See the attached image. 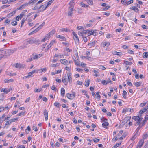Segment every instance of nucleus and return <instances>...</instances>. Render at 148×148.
Wrapping results in <instances>:
<instances>
[{"instance_id": "obj_17", "label": "nucleus", "mask_w": 148, "mask_h": 148, "mask_svg": "<svg viewBox=\"0 0 148 148\" xmlns=\"http://www.w3.org/2000/svg\"><path fill=\"white\" fill-rule=\"evenodd\" d=\"M56 37L58 38H60L61 39L63 40H65V37L61 35H56Z\"/></svg>"}, {"instance_id": "obj_39", "label": "nucleus", "mask_w": 148, "mask_h": 148, "mask_svg": "<svg viewBox=\"0 0 148 148\" xmlns=\"http://www.w3.org/2000/svg\"><path fill=\"white\" fill-rule=\"evenodd\" d=\"M88 33L90 35H89V36H90V35H92L94 36L96 35V34H94L93 32H92V31H90V30H88Z\"/></svg>"}, {"instance_id": "obj_29", "label": "nucleus", "mask_w": 148, "mask_h": 148, "mask_svg": "<svg viewBox=\"0 0 148 148\" xmlns=\"http://www.w3.org/2000/svg\"><path fill=\"white\" fill-rule=\"evenodd\" d=\"M9 119V117L8 116L7 118H6L4 120V121H6V122L5 123V125H8L9 123L8 121Z\"/></svg>"}, {"instance_id": "obj_43", "label": "nucleus", "mask_w": 148, "mask_h": 148, "mask_svg": "<svg viewBox=\"0 0 148 148\" xmlns=\"http://www.w3.org/2000/svg\"><path fill=\"white\" fill-rule=\"evenodd\" d=\"M24 45L23 46H21L20 48L21 49H24L26 48L27 47V45L26 44H24Z\"/></svg>"}, {"instance_id": "obj_54", "label": "nucleus", "mask_w": 148, "mask_h": 148, "mask_svg": "<svg viewBox=\"0 0 148 148\" xmlns=\"http://www.w3.org/2000/svg\"><path fill=\"white\" fill-rule=\"evenodd\" d=\"M130 117H125L124 119V121L125 122V121H129L130 119Z\"/></svg>"}, {"instance_id": "obj_33", "label": "nucleus", "mask_w": 148, "mask_h": 148, "mask_svg": "<svg viewBox=\"0 0 148 148\" xmlns=\"http://www.w3.org/2000/svg\"><path fill=\"white\" fill-rule=\"evenodd\" d=\"M16 49H10V53H13L16 50Z\"/></svg>"}, {"instance_id": "obj_52", "label": "nucleus", "mask_w": 148, "mask_h": 148, "mask_svg": "<svg viewBox=\"0 0 148 148\" xmlns=\"http://www.w3.org/2000/svg\"><path fill=\"white\" fill-rule=\"evenodd\" d=\"M51 46L49 44L47 46L46 48L45 49V51H47L50 48H51Z\"/></svg>"}, {"instance_id": "obj_38", "label": "nucleus", "mask_w": 148, "mask_h": 148, "mask_svg": "<svg viewBox=\"0 0 148 148\" xmlns=\"http://www.w3.org/2000/svg\"><path fill=\"white\" fill-rule=\"evenodd\" d=\"M42 88H40V89H35L34 90V91L36 92H39L40 91H42Z\"/></svg>"}, {"instance_id": "obj_41", "label": "nucleus", "mask_w": 148, "mask_h": 148, "mask_svg": "<svg viewBox=\"0 0 148 148\" xmlns=\"http://www.w3.org/2000/svg\"><path fill=\"white\" fill-rule=\"evenodd\" d=\"M53 0H51L49 1L48 3L46 5L48 7L49 6L53 1Z\"/></svg>"}, {"instance_id": "obj_64", "label": "nucleus", "mask_w": 148, "mask_h": 148, "mask_svg": "<svg viewBox=\"0 0 148 148\" xmlns=\"http://www.w3.org/2000/svg\"><path fill=\"white\" fill-rule=\"evenodd\" d=\"M55 40H52L50 43L49 44V45L51 47L53 44L55 42Z\"/></svg>"}, {"instance_id": "obj_32", "label": "nucleus", "mask_w": 148, "mask_h": 148, "mask_svg": "<svg viewBox=\"0 0 148 148\" xmlns=\"http://www.w3.org/2000/svg\"><path fill=\"white\" fill-rule=\"evenodd\" d=\"M113 54L115 55L120 56L121 55V53L120 52H117L116 51H115L113 53Z\"/></svg>"}, {"instance_id": "obj_24", "label": "nucleus", "mask_w": 148, "mask_h": 148, "mask_svg": "<svg viewBox=\"0 0 148 148\" xmlns=\"http://www.w3.org/2000/svg\"><path fill=\"white\" fill-rule=\"evenodd\" d=\"M95 42L94 41H93L92 42L88 43V45L89 46H90V47H93L94 46H95Z\"/></svg>"}, {"instance_id": "obj_62", "label": "nucleus", "mask_w": 148, "mask_h": 148, "mask_svg": "<svg viewBox=\"0 0 148 148\" xmlns=\"http://www.w3.org/2000/svg\"><path fill=\"white\" fill-rule=\"evenodd\" d=\"M45 22H43L41 25H40L38 27L40 29L45 25Z\"/></svg>"}, {"instance_id": "obj_44", "label": "nucleus", "mask_w": 148, "mask_h": 148, "mask_svg": "<svg viewBox=\"0 0 148 148\" xmlns=\"http://www.w3.org/2000/svg\"><path fill=\"white\" fill-rule=\"evenodd\" d=\"M99 68L101 69L104 70L106 69V68L102 65H100L99 66Z\"/></svg>"}, {"instance_id": "obj_40", "label": "nucleus", "mask_w": 148, "mask_h": 148, "mask_svg": "<svg viewBox=\"0 0 148 148\" xmlns=\"http://www.w3.org/2000/svg\"><path fill=\"white\" fill-rule=\"evenodd\" d=\"M121 3L122 4H123L124 5H125L127 4V1L126 0H121Z\"/></svg>"}, {"instance_id": "obj_20", "label": "nucleus", "mask_w": 148, "mask_h": 148, "mask_svg": "<svg viewBox=\"0 0 148 148\" xmlns=\"http://www.w3.org/2000/svg\"><path fill=\"white\" fill-rule=\"evenodd\" d=\"M104 121V122L102 123V125L103 127H105L108 125L109 123L108 122H105V121Z\"/></svg>"}, {"instance_id": "obj_16", "label": "nucleus", "mask_w": 148, "mask_h": 148, "mask_svg": "<svg viewBox=\"0 0 148 148\" xmlns=\"http://www.w3.org/2000/svg\"><path fill=\"white\" fill-rule=\"evenodd\" d=\"M1 92H3L5 93V94H6L8 93V92H9L8 90H7V88H3L1 89Z\"/></svg>"}, {"instance_id": "obj_35", "label": "nucleus", "mask_w": 148, "mask_h": 148, "mask_svg": "<svg viewBox=\"0 0 148 148\" xmlns=\"http://www.w3.org/2000/svg\"><path fill=\"white\" fill-rule=\"evenodd\" d=\"M127 94V92L125 91L124 90L123 92L122 96L125 99L126 98V95Z\"/></svg>"}, {"instance_id": "obj_53", "label": "nucleus", "mask_w": 148, "mask_h": 148, "mask_svg": "<svg viewBox=\"0 0 148 148\" xmlns=\"http://www.w3.org/2000/svg\"><path fill=\"white\" fill-rule=\"evenodd\" d=\"M83 40L85 42H86L88 41L87 38L86 37L82 36Z\"/></svg>"}, {"instance_id": "obj_23", "label": "nucleus", "mask_w": 148, "mask_h": 148, "mask_svg": "<svg viewBox=\"0 0 148 148\" xmlns=\"http://www.w3.org/2000/svg\"><path fill=\"white\" fill-rule=\"evenodd\" d=\"M90 81V79H88L85 82V86L86 87H88L89 86V82Z\"/></svg>"}, {"instance_id": "obj_25", "label": "nucleus", "mask_w": 148, "mask_h": 148, "mask_svg": "<svg viewBox=\"0 0 148 148\" xmlns=\"http://www.w3.org/2000/svg\"><path fill=\"white\" fill-rule=\"evenodd\" d=\"M46 68H45L43 69H40L38 70V71H39V73H41L42 72H43L46 70Z\"/></svg>"}, {"instance_id": "obj_49", "label": "nucleus", "mask_w": 148, "mask_h": 148, "mask_svg": "<svg viewBox=\"0 0 148 148\" xmlns=\"http://www.w3.org/2000/svg\"><path fill=\"white\" fill-rule=\"evenodd\" d=\"M127 112H133V109H131L130 108H126Z\"/></svg>"}, {"instance_id": "obj_55", "label": "nucleus", "mask_w": 148, "mask_h": 148, "mask_svg": "<svg viewBox=\"0 0 148 148\" xmlns=\"http://www.w3.org/2000/svg\"><path fill=\"white\" fill-rule=\"evenodd\" d=\"M82 9H78L77 10V12L80 14H81L82 12Z\"/></svg>"}, {"instance_id": "obj_18", "label": "nucleus", "mask_w": 148, "mask_h": 148, "mask_svg": "<svg viewBox=\"0 0 148 148\" xmlns=\"http://www.w3.org/2000/svg\"><path fill=\"white\" fill-rule=\"evenodd\" d=\"M130 9L133 10L136 12H138L139 11L138 9L135 6H132L130 8Z\"/></svg>"}, {"instance_id": "obj_1", "label": "nucleus", "mask_w": 148, "mask_h": 148, "mask_svg": "<svg viewBox=\"0 0 148 148\" xmlns=\"http://www.w3.org/2000/svg\"><path fill=\"white\" fill-rule=\"evenodd\" d=\"M62 81L65 85L67 84L68 82L71 83L72 82V78L71 77V74L70 71L67 73V76L65 75L62 77Z\"/></svg>"}, {"instance_id": "obj_11", "label": "nucleus", "mask_w": 148, "mask_h": 148, "mask_svg": "<svg viewBox=\"0 0 148 148\" xmlns=\"http://www.w3.org/2000/svg\"><path fill=\"white\" fill-rule=\"evenodd\" d=\"M60 62L62 64L66 65H67L68 61L65 59H61L60 60Z\"/></svg>"}, {"instance_id": "obj_9", "label": "nucleus", "mask_w": 148, "mask_h": 148, "mask_svg": "<svg viewBox=\"0 0 148 148\" xmlns=\"http://www.w3.org/2000/svg\"><path fill=\"white\" fill-rule=\"evenodd\" d=\"M25 65L23 64H21L19 63H17L16 64L15 67L16 68H24L25 66Z\"/></svg>"}, {"instance_id": "obj_30", "label": "nucleus", "mask_w": 148, "mask_h": 148, "mask_svg": "<svg viewBox=\"0 0 148 148\" xmlns=\"http://www.w3.org/2000/svg\"><path fill=\"white\" fill-rule=\"evenodd\" d=\"M37 0H31L30 1H29L28 3H27L28 5H29L32 3H35L36 2Z\"/></svg>"}, {"instance_id": "obj_19", "label": "nucleus", "mask_w": 148, "mask_h": 148, "mask_svg": "<svg viewBox=\"0 0 148 148\" xmlns=\"http://www.w3.org/2000/svg\"><path fill=\"white\" fill-rule=\"evenodd\" d=\"M147 111V110L145 108V107L143 108V109H141L139 112V114L140 115L142 114L143 113H144Z\"/></svg>"}, {"instance_id": "obj_42", "label": "nucleus", "mask_w": 148, "mask_h": 148, "mask_svg": "<svg viewBox=\"0 0 148 148\" xmlns=\"http://www.w3.org/2000/svg\"><path fill=\"white\" fill-rule=\"evenodd\" d=\"M133 0H131L128 1L127 2V5H128L129 4H130L131 3H133Z\"/></svg>"}, {"instance_id": "obj_6", "label": "nucleus", "mask_w": 148, "mask_h": 148, "mask_svg": "<svg viewBox=\"0 0 148 148\" xmlns=\"http://www.w3.org/2000/svg\"><path fill=\"white\" fill-rule=\"evenodd\" d=\"M88 32V30H83L82 32H81L79 31L78 32V34L79 36H83V35L84 34L87 33Z\"/></svg>"}, {"instance_id": "obj_4", "label": "nucleus", "mask_w": 148, "mask_h": 148, "mask_svg": "<svg viewBox=\"0 0 148 148\" xmlns=\"http://www.w3.org/2000/svg\"><path fill=\"white\" fill-rule=\"evenodd\" d=\"M73 1H71L70 3V7H69V10L68 12V16H71L73 13Z\"/></svg>"}, {"instance_id": "obj_47", "label": "nucleus", "mask_w": 148, "mask_h": 148, "mask_svg": "<svg viewBox=\"0 0 148 148\" xmlns=\"http://www.w3.org/2000/svg\"><path fill=\"white\" fill-rule=\"evenodd\" d=\"M138 131L137 130V132H136V134H135L131 138V140H132V141H134L135 139L136 138V133H137V132H138Z\"/></svg>"}, {"instance_id": "obj_8", "label": "nucleus", "mask_w": 148, "mask_h": 148, "mask_svg": "<svg viewBox=\"0 0 148 148\" xmlns=\"http://www.w3.org/2000/svg\"><path fill=\"white\" fill-rule=\"evenodd\" d=\"M144 143V140L143 139L141 140L139 142L137 148H140Z\"/></svg>"}, {"instance_id": "obj_3", "label": "nucleus", "mask_w": 148, "mask_h": 148, "mask_svg": "<svg viewBox=\"0 0 148 148\" xmlns=\"http://www.w3.org/2000/svg\"><path fill=\"white\" fill-rule=\"evenodd\" d=\"M36 42V40L32 38H30L27 39L24 42V44L27 45L28 44H32Z\"/></svg>"}, {"instance_id": "obj_26", "label": "nucleus", "mask_w": 148, "mask_h": 148, "mask_svg": "<svg viewBox=\"0 0 148 148\" xmlns=\"http://www.w3.org/2000/svg\"><path fill=\"white\" fill-rule=\"evenodd\" d=\"M141 84V83L140 82H136L134 83V85L137 87L140 86Z\"/></svg>"}, {"instance_id": "obj_10", "label": "nucleus", "mask_w": 148, "mask_h": 148, "mask_svg": "<svg viewBox=\"0 0 148 148\" xmlns=\"http://www.w3.org/2000/svg\"><path fill=\"white\" fill-rule=\"evenodd\" d=\"M29 5H28L27 3H25L21 6H20L19 7H18L17 8V9L19 10H21L22 9H23L25 7Z\"/></svg>"}, {"instance_id": "obj_34", "label": "nucleus", "mask_w": 148, "mask_h": 148, "mask_svg": "<svg viewBox=\"0 0 148 148\" xmlns=\"http://www.w3.org/2000/svg\"><path fill=\"white\" fill-rule=\"evenodd\" d=\"M148 137V134L145 133L144 134L143 136V138L144 139H146Z\"/></svg>"}, {"instance_id": "obj_36", "label": "nucleus", "mask_w": 148, "mask_h": 148, "mask_svg": "<svg viewBox=\"0 0 148 148\" xmlns=\"http://www.w3.org/2000/svg\"><path fill=\"white\" fill-rule=\"evenodd\" d=\"M96 97L97 98H98L99 97V99L100 98V96L99 95V92H97L96 94L95 95Z\"/></svg>"}, {"instance_id": "obj_61", "label": "nucleus", "mask_w": 148, "mask_h": 148, "mask_svg": "<svg viewBox=\"0 0 148 148\" xmlns=\"http://www.w3.org/2000/svg\"><path fill=\"white\" fill-rule=\"evenodd\" d=\"M24 15V14L23 13H21L19 15H18L21 18V19L22 18L23 16Z\"/></svg>"}, {"instance_id": "obj_46", "label": "nucleus", "mask_w": 148, "mask_h": 148, "mask_svg": "<svg viewBox=\"0 0 148 148\" xmlns=\"http://www.w3.org/2000/svg\"><path fill=\"white\" fill-rule=\"evenodd\" d=\"M34 60V57H31L30 58H29L27 60V62H29L30 61H32L33 60Z\"/></svg>"}, {"instance_id": "obj_37", "label": "nucleus", "mask_w": 148, "mask_h": 148, "mask_svg": "<svg viewBox=\"0 0 148 148\" xmlns=\"http://www.w3.org/2000/svg\"><path fill=\"white\" fill-rule=\"evenodd\" d=\"M124 62L125 64L127 65H131L132 64V62H129L127 61H124Z\"/></svg>"}, {"instance_id": "obj_27", "label": "nucleus", "mask_w": 148, "mask_h": 148, "mask_svg": "<svg viewBox=\"0 0 148 148\" xmlns=\"http://www.w3.org/2000/svg\"><path fill=\"white\" fill-rule=\"evenodd\" d=\"M56 30L55 29H53L51 31L49 32V33L50 35L51 36H52L55 33Z\"/></svg>"}, {"instance_id": "obj_22", "label": "nucleus", "mask_w": 148, "mask_h": 148, "mask_svg": "<svg viewBox=\"0 0 148 148\" xmlns=\"http://www.w3.org/2000/svg\"><path fill=\"white\" fill-rule=\"evenodd\" d=\"M67 97L70 99H73V98L72 97V95L69 93H67L66 94Z\"/></svg>"}, {"instance_id": "obj_57", "label": "nucleus", "mask_w": 148, "mask_h": 148, "mask_svg": "<svg viewBox=\"0 0 148 148\" xmlns=\"http://www.w3.org/2000/svg\"><path fill=\"white\" fill-rule=\"evenodd\" d=\"M77 29L78 30H83L84 28L83 27L81 26H78L77 27Z\"/></svg>"}, {"instance_id": "obj_28", "label": "nucleus", "mask_w": 148, "mask_h": 148, "mask_svg": "<svg viewBox=\"0 0 148 148\" xmlns=\"http://www.w3.org/2000/svg\"><path fill=\"white\" fill-rule=\"evenodd\" d=\"M56 30L55 29H53L51 31L49 32V33L50 35L51 36H52L55 33Z\"/></svg>"}, {"instance_id": "obj_51", "label": "nucleus", "mask_w": 148, "mask_h": 148, "mask_svg": "<svg viewBox=\"0 0 148 148\" xmlns=\"http://www.w3.org/2000/svg\"><path fill=\"white\" fill-rule=\"evenodd\" d=\"M54 105L57 107L58 108L60 106L59 105V103L58 102H56L54 103Z\"/></svg>"}, {"instance_id": "obj_48", "label": "nucleus", "mask_w": 148, "mask_h": 148, "mask_svg": "<svg viewBox=\"0 0 148 148\" xmlns=\"http://www.w3.org/2000/svg\"><path fill=\"white\" fill-rule=\"evenodd\" d=\"M33 129L35 131H38V129L37 128V127L36 125H34L33 126Z\"/></svg>"}, {"instance_id": "obj_58", "label": "nucleus", "mask_w": 148, "mask_h": 148, "mask_svg": "<svg viewBox=\"0 0 148 148\" xmlns=\"http://www.w3.org/2000/svg\"><path fill=\"white\" fill-rule=\"evenodd\" d=\"M25 21V20L24 18L21 21V27H22L23 25L24 24Z\"/></svg>"}, {"instance_id": "obj_5", "label": "nucleus", "mask_w": 148, "mask_h": 148, "mask_svg": "<svg viewBox=\"0 0 148 148\" xmlns=\"http://www.w3.org/2000/svg\"><path fill=\"white\" fill-rule=\"evenodd\" d=\"M73 35V38L74 40H75V43H79V40L78 36L74 32H72Z\"/></svg>"}, {"instance_id": "obj_12", "label": "nucleus", "mask_w": 148, "mask_h": 148, "mask_svg": "<svg viewBox=\"0 0 148 148\" xmlns=\"http://www.w3.org/2000/svg\"><path fill=\"white\" fill-rule=\"evenodd\" d=\"M51 36L48 33L47 34L45 37L42 40H41L42 42H44L49 39V37Z\"/></svg>"}, {"instance_id": "obj_2", "label": "nucleus", "mask_w": 148, "mask_h": 148, "mask_svg": "<svg viewBox=\"0 0 148 148\" xmlns=\"http://www.w3.org/2000/svg\"><path fill=\"white\" fill-rule=\"evenodd\" d=\"M132 119L135 120L137 122L135 124V125L137 126L139 125V126L137 128V130L138 131L140 127L141 123V122L143 119L142 118H140L139 116H134L132 118Z\"/></svg>"}, {"instance_id": "obj_21", "label": "nucleus", "mask_w": 148, "mask_h": 148, "mask_svg": "<svg viewBox=\"0 0 148 148\" xmlns=\"http://www.w3.org/2000/svg\"><path fill=\"white\" fill-rule=\"evenodd\" d=\"M8 108V107H6L4 108L3 107L1 106L0 107V112H1L2 110H6Z\"/></svg>"}, {"instance_id": "obj_60", "label": "nucleus", "mask_w": 148, "mask_h": 148, "mask_svg": "<svg viewBox=\"0 0 148 148\" xmlns=\"http://www.w3.org/2000/svg\"><path fill=\"white\" fill-rule=\"evenodd\" d=\"M99 140H100V139H97L96 138H95L93 140V141L95 143L97 142H99Z\"/></svg>"}, {"instance_id": "obj_13", "label": "nucleus", "mask_w": 148, "mask_h": 148, "mask_svg": "<svg viewBox=\"0 0 148 148\" xmlns=\"http://www.w3.org/2000/svg\"><path fill=\"white\" fill-rule=\"evenodd\" d=\"M47 7V6L46 4H45L44 5H43L40 6V8H42V9L40 10V12H42Z\"/></svg>"}, {"instance_id": "obj_15", "label": "nucleus", "mask_w": 148, "mask_h": 148, "mask_svg": "<svg viewBox=\"0 0 148 148\" xmlns=\"http://www.w3.org/2000/svg\"><path fill=\"white\" fill-rule=\"evenodd\" d=\"M65 94V90L63 88H62L61 89V95L64 97Z\"/></svg>"}, {"instance_id": "obj_31", "label": "nucleus", "mask_w": 148, "mask_h": 148, "mask_svg": "<svg viewBox=\"0 0 148 148\" xmlns=\"http://www.w3.org/2000/svg\"><path fill=\"white\" fill-rule=\"evenodd\" d=\"M143 56L144 58H148V52H144L143 53Z\"/></svg>"}, {"instance_id": "obj_56", "label": "nucleus", "mask_w": 148, "mask_h": 148, "mask_svg": "<svg viewBox=\"0 0 148 148\" xmlns=\"http://www.w3.org/2000/svg\"><path fill=\"white\" fill-rule=\"evenodd\" d=\"M101 82L104 85H106L108 83V82H107L105 80L102 81Z\"/></svg>"}, {"instance_id": "obj_45", "label": "nucleus", "mask_w": 148, "mask_h": 148, "mask_svg": "<svg viewBox=\"0 0 148 148\" xmlns=\"http://www.w3.org/2000/svg\"><path fill=\"white\" fill-rule=\"evenodd\" d=\"M18 118H16L11 119V120H10V121L12 122H15L16 120H18Z\"/></svg>"}, {"instance_id": "obj_63", "label": "nucleus", "mask_w": 148, "mask_h": 148, "mask_svg": "<svg viewBox=\"0 0 148 148\" xmlns=\"http://www.w3.org/2000/svg\"><path fill=\"white\" fill-rule=\"evenodd\" d=\"M40 29L38 27L37 28L33 31V32L35 33L38 31Z\"/></svg>"}, {"instance_id": "obj_59", "label": "nucleus", "mask_w": 148, "mask_h": 148, "mask_svg": "<svg viewBox=\"0 0 148 148\" xmlns=\"http://www.w3.org/2000/svg\"><path fill=\"white\" fill-rule=\"evenodd\" d=\"M65 50L69 52H70L72 51V50L70 49L69 48L66 47L65 48Z\"/></svg>"}, {"instance_id": "obj_50", "label": "nucleus", "mask_w": 148, "mask_h": 148, "mask_svg": "<svg viewBox=\"0 0 148 148\" xmlns=\"http://www.w3.org/2000/svg\"><path fill=\"white\" fill-rule=\"evenodd\" d=\"M12 25L13 26L16 25L17 24V23L16 21H14L13 22H12L11 23Z\"/></svg>"}, {"instance_id": "obj_7", "label": "nucleus", "mask_w": 148, "mask_h": 148, "mask_svg": "<svg viewBox=\"0 0 148 148\" xmlns=\"http://www.w3.org/2000/svg\"><path fill=\"white\" fill-rule=\"evenodd\" d=\"M43 114L45 116V119L46 120H47L48 117L47 109H45L44 110Z\"/></svg>"}, {"instance_id": "obj_14", "label": "nucleus", "mask_w": 148, "mask_h": 148, "mask_svg": "<svg viewBox=\"0 0 148 148\" xmlns=\"http://www.w3.org/2000/svg\"><path fill=\"white\" fill-rule=\"evenodd\" d=\"M110 45V43L107 42H103L101 44V45L103 47H108Z\"/></svg>"}]
</instances>
